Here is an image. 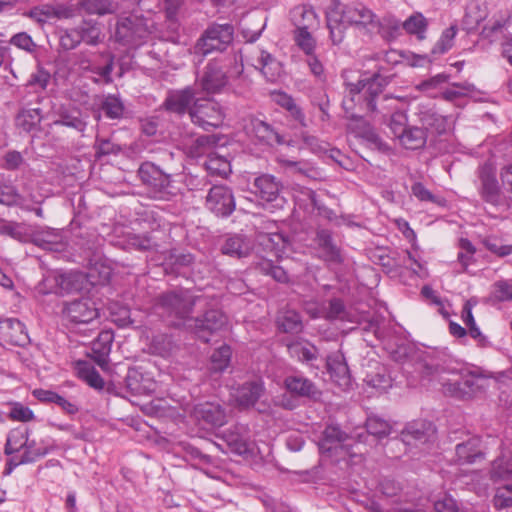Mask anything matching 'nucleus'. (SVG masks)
<instances>
[{
    "instance_id": "5701e85b",
    "label": "nucleus",
    "mask_w": 512,
    "mask_h": 512,
    "mask_svg": "<svg viewBox=\"0 0 512 512\" xmlns=\"http://www.w3.org/2000/svg\"><path fill=\"white\" fill-rule=\"evenodd\" d=\"M114 339L112 331H102L91 344V358L101 368L106 369L109 364V354Z\"/></svg>"
},
{
    "instance_id": "680f3d73",
    "label": "nucleus",
    "mask_w": 512,
    "mask_h": 512,
    "mask_svg": "<svg viewBox=\"0 0 512 512\" xmlns=\"http://www.w3.org/2000/svg\"><path fill=\"white\" fill-rule=\"evenodd\" d=\"M367 432L377 437H385L390 433V425L387 421L378 417H369L366 421Z\"/></svg>"
},
{
    "instance_id": "2eb2a0df",
    "label": "nucleus",
    "mask_w": 512,
    "mask_h": 512,
    "mask_svg": "<svg viewBox=\"0 0 512 512\" xmlns=\"http://www.w3.org/2000/svg\"><path fill=\"white\" fill-rule=\"evenodd\" d=\"M63 313L75 324L90 323L98 317V309L89 298L76 299L64 305Z\"/></svg>"
},
{
    "instance_id": "6e6552de",
    "label": "nucleus",
    "mask_w": 512,
    "mask_h": 512,
    "mask_svg": "<svg viewBox=\"0 0 512 512\" xmlns=\"http://www.w3.org/2000/svg\"><path fill=\"white\" fill-rule=\"evenodd\" d=\"M189 116L195 125L204 130L219 127L224 119L221 106L211 99H196L189 109Z\"/></svg>"
},
{
    "instance_id": "bb28decb",
    "label": "nucleus",
    "mask_w": 512,
    "mask_h": 512,
    "mask_svg": "<svg viewBox=\"0 0 512 512\" xmlns=\"http://www.w3.org/2000/svg\"><path fill=\"white\" fill-rule=\"evenodd\" d=\"M419 121L427 134L431 132L441 135L448 129V119L430 108L420 110Z\"/></svg>"
},
{
    "instance_id": "774afa93",
    "label": "nucleus",
    "mask_w": 512,
    "mask_h": 512,
    "mask_svg": "<svg viewBox=\"0 0 512 512\" xmlns=\"http://www.w3.org/2000/svg\"><path fill=\"white\" fill-rule=\"evenodd\" d=\"M493 297L500 302L512 299V284L508 281H497L493 285Z\"/></svg>"
},
{
    "instance_id": "a878e982",
    "label": "nucleus",
    "mask_w": 512,
    "mask_h": 512,
    "mask_svg": "<svg viewBox=\"0 0 512 512\" xmlns=\"http://www.w3.org/2000/svg\"><path fill=\"white\" fill-rule=\"evenodd\" d=\"M32 243L36 246L49 251H62L64 242L61 233L57 229L42 228L32 234Z\"/></svg>"
},
{
    "instance_id": "09e8293b",
    "label": "nucleus",
    "mask_w": 512,
    "mask_h": 512,
    "mask_svg": "<svg viewBox=\"0 0 512 512\" xmlns=\"http://www.w3.org/2000/svg\"><path fill=\"white\" fill-rule=\"evenodd\" d=\"M42 119V112L39 108L22 110L17 116V125L24 131L30 132L38 126Z\"/></svg>"
},
{
    "instance_id": "0eeeda50",
    "label": "nucleus",
    "mask_w": 512,
    "mask_h": 512,
    "mask_svg": "<svg viewBox=\"0 0 512 512\" xmlns=\"http://www.w3.org/2000/svg\"><path fill=\"white\" fill-rule=\"evenodd\" d=\"M479 180L478 190L484 202L492 205L500 212L510 208V198L506 197L501 191L495 169L491 164L485 163L479 168Z\"/></svg>"
},
{
    "instance_id": "ea45409f",
    "label": "nucleus",
    "mask_w": 512,
    "mask_h": 512,
    "mask_svg": "<svg viewBox=\"0 0 512 512\" xmlns=\"http://www.w3.org/2000/svg\"><path fill=\"white\" fill-rule=\"evenodd\" d=\"M78 376L84 380L90 387L101 390L104 387V381L96 369L86 361H78L76 364Z\"/></svg>"
},
{
    "instance_id": "412c9836",
    "label": "nucleus",
    "mask_w": 512,
    "mask_h": 512,
    "mask_svg": "<svg viewBox=\"0 0 512 512\" xmlns=\"http://www.w3.org/2000/svg\"><path fill=\"white\" fill-rule=\"evenodd\" d=\"M126 388L132 395H150L157 388L156 382L138 368H130L125 377Z\"/></svg>"
},
{
    "instance_id": "393cba45",
    "label": "nucleus",
    "mask_w": 512,
    "mask_h": 512,
    "mask_svg": "<svg viewBox=\"0 0 512 512\" xmlns=\"http://www.w3.org/2000/svg\"><path fill=\"white\" fill-rule=\"evenodd\" d=\"M194 99V90L190 87H187L182 90L170 92L163 103V107L168 112L182 115L186 111L189 112V109L192 107L190 105Z\"/></svg>"
},
{
    "instance_id": "58836bf2",
    "label": "nucleus",
    "mask_w": 512,
    "mask_h": 512,
    "mask_svg": "<svg viewBox=\"0 0 512 512\" xmlns=\"http://www.w3.org/2000/svg\"><path fill=\"white\" fill-rule=\"evenodd\" d=\"M287 348L289 354L299 361L311 362L318 356L317 348L308 342L294 341L289 343Z\"/></svg>"
},
{
    "instance_id": "1a4fd4ad",
    "label": "nucleus",
    "mask_w": 512,
    "mask_h": 512,
    "mask_svg": "<svg viewBox=\"0 0 512 512\" xmlns=\"http://www.w3.org/2000/svg\"><path fill=\"white\" fill-rule=\"evenodd\" d=\"M205 207L217 217H228L236 208L233 191L226 185H214L205 197Z\"/></svg>"
},
{
    "instance_id": "3c124183",
    "label": "nucleus",
    "mask_w": 512,
    "mask_h": 512,
    "mask_svg": "<svg viewBox=\"0 0 512 512\" xmlns=\"http://www.w3.org/2000/svg\"><path fill=\"white\" fill-rule=\"evenodd\" d=\"M231 349L227 345H222L211 355L210 369L214 372L224 371L230 363Z\"/></svg>"
},
{
    "instance_id": "a18cd8bd",
    "label": "nucleus",
    "mask_w": 512,
    "mask_h": 512,
    "mask_svg": "<svg viewBox=\"0 0 512 512\" xmlns=\"http://www.w3.org/2000/svg\"><path fill=\"white\" fill-rule=\"evenodd\" d=\"M418 369L425 376H433L444 371V362L435 352H428L419 361Z\"/></svg>"
},
{
    "instance_id": "603ef678",
    "label": "nucleus",
    "mask_w": 512,
    "mask_h": 512,
    "mask_svg": "<svg viewBox=\"0 0 512 512\" xmlns=\"http://www.w3.org/2000/svg\"><path fill=\"white\" fill-rule=\"evenodd\" d=\"M402 27L407 33L416 34L419 39H423L427 28V21L422 14L416 13L406 19L402 23Z\"/></svg>"
},
{
    "instance_id": "6e6d98bb",
    "label": "nucleus",
    "mask_w": 512,
    "mask_h": 512,
    "mask_svg": "<svg viewBox=\"0 0 512 512\" xmlns=\"http://www.w3.org/2000/svg\"><path fill=\"white\" fill-rule=\"evenodd\" d=\"M259 270L266 274L270 275L274 280L285 283L289 280L287 272L280 266L275 265L270 260H263L258 264Z\"/></svg>"
},
{
    "instance_id": "c03bdc74",
    "label": "nucleus",
    "mask_w": 512,
    "mask_h": 512,
    "mask_svg": "<svg viewBox=\"0 0 512 512\" xmlns=\"http://www.w3.org/2000/svg\"><path fill=\"white\" fill-rule=\"evenodd\" d=\"M456 456L460 463H473L477 458H481L483 455L478 449V440L470 439L458 444L456 446Z\"/></svg>"
},
{
    "instance_id": "c9c22d12",
    "label": "nucleus",
    "mask_w": 512,
    "mask_h": 512,
    "mask_svg": "<svg viewBox=\"0 0 512 512\" xmlns=\"http://www.w3.org/2000/svg\"><path fill=\"white\" fill-rule=\"evenodd\" d=\"M493 480L509 479L512 477V451H504L492 462L490 471Z\"/></svg>"
},
{
    "instance_id": "69168bd1",
    "label": "nucleus",
    "mask_w": 512,
    "mask_h": 512,
    "mask_svg": "<svg viewBox=\"0 0 512 512\" xmlns=\"http://www.w3.org/2000/svg\"><path fill=\"white\" fill-rule=\"evenodd\" d=\"M225 439L231 452L238 455H244L251 452L250 443L238 434L226 435Z\"/></svg>"
},
{
    "instance_id": "5fc2aeb1",
    "label": "nucleus",
    "mask_w": 512,
    "mask_h": 512,
    "mask_svg": "<svg viewBox=\"0 0 512 512\" xmlns=\"http://www.w3.org/2000/svg\"><path fill=\"white\" fill-rule=\"evenodd\" d=\"M457 31H458V27L456 24L451 25L450 27L445 29L442 32L440 39L437 41L434 48L432 49V52L442 54V53L447 52L449 49H451L453 46Z\"/></svg>"
},
{
    "instance_id": "20e7f679",
    "label": "nucleus",
    "mask_w": 512,
    "mask_h": 512,
    "mask_svg": "<svg viewBox=\"0 0 512 512\" xmlns=\"http://www.w3.org/2000/svg\"><path fill=\"white\" fill-rule=\"evenodd\" d=\"M201 301L202 296H196L189 290L175 289L159 295L155 307L172 325L180 326L185 321L192 320L190 315L193 307Z\"/></svg>"
},
{
    "instance_id": "dca6fc26",
    "label": "nucleus",
    "mask_w": 512,
    "mask_h": 512,
    "mask_svg": "<svg viewBox=\"0 0 512 512\" xmlns=\"http://www.w3.org/2000/svg\"><path fill=\"white\" fill-rule=\"evenodd\" d=\"M484 379L472 373L464 374L454 382L444 383L445 392L459 399H469L483 389Z\"/></svg>"
},
{
    "instance_id": "473e14b6",
    "label": "nucleus",
    "mask_w": 512,
    "mask_h": 512,
    "mask_svg": "<svg viewBox=\"0 0 512 512\" xmlns=\"http://www.w3.org/2000/svg\"><path fill=\"white\" fill-rule=\"evenodd\" d=\"M286 389L296 395L315 398L319 395L316 386L302 376H289L285 379Z\"/></svg>"
},
{
    "instance_id": "a19ab883",
    "label": "nucleus",
    "mask_w": 512,
    "mask_h": 512,
    "mask_svg": "<svg viewBox=\"0 0 512 512\" xmlns=\"http://www.w3.org/2000/svg\"><path fill=\"white\" fill-rule=\"evenodd\" d=\"M275 102L289 112L290 116L302 126H306L305 115L295 100L288 94L280 92L274 96Z\"/></svg>"
},
{
    "instance_id": "8fccbe9b",
    "label": "nucleus",
    "mask_w": 512,
    "mask_h": 512,
    "mask_svg": "<svg viewBox=\"0 0 512 512\" xmlns=\"http://www.w3.org/2000/svg\"><path fill=\"white\" fill-rule=\"evenodd\" d=\"M217 143L215 136L212 135H202L194 140V142L189 147V154L192 157L198 158L202 155L211 153L210 151Z\"/></svg>"
},
{
    "instance_id": "aec40b11",
    "label": "nucleus",
    "mask_w": 512,
    "mask_h": 512,
    "mask_svg": "<svg viewBox=\"0 0 512 512\" xmlns=\"http://www.w3.org/2000/svg\"><path fill=\"white\" fill-rule=\"evenodd\" d=\"M192 415L198 421H203L213 426H223L227 422L226 412L218 403H199L194 406Z\"/></svg>"
},
{
    "instance_id": "e433bc0d",
    "label": "nucleus",
    "mask_w": 512,
    "mask_h": 512,
    "mask_svg": "<svg viewBox=\"0 0 512 512\" xmlns=\"http://www.w3.org/2000/svg\"><path fill=\"white\" fill-rule=\"evenodd\" d=\"M100 110L107 118L118 120L123 118L125 106L119 96L108 94L103 97V100L100 103Z\"/></svg>"
},
{
    "instance_id": "f8f14e48",
    "label": "nucleus",
    "mask_w": 512,
    "mask_h": 512,
    "mask_svg": "<svg viewBox=\"0 0 512 512\" xmlns=\"http://www.w3.org/2000/svg\"><path fill=\"white\" fill-rule=\"evenodd\" d=\"M190 327H193L197 337L204 342L209 341V335L221 330L227 323V317L223 312L217 309H211L204 313L202 317L192 319Z\"/></svg>"
},
{
    "instance_id": "f704fd0d",
    "label": "nucleus",
    "mask_w": 512,
    "mask_h": 512,
    "mask_svg": "<svg viewBox=\"0 0 512 512\" xmlns=\"http://www.w3.org/2000/svg\"><path fill=\"white\" fill-rule=\"evenodd\" d=\"M77 6L87 14L98 16L113 14L117 10L112 0H77Z\"/></svg>"
},
{
    "instance_id": "f257e3e1",
    "label": "nucleus",
    "mask_w": 512,
    "mask_h": 512,
    "mask_svg": "<svg viewBox=\"0 0 512 512\" xmlns=\"http://www.w3.org/2000/svg\"><path fill=\"white\" fill-rule=\"evenodd\" d=\"M389 84V78L379 72L370 77L359 79L356 83L345 82L342 106L352 119L358 116L353 112L358 108L360 112L373 113L377 111L376 99Z\"/></svg>"
},
{
    "instance_id": "cd10ccee",
    "label": "nucleus",
    "mask_w": 512,
    "mask_h": 512,
    "mask_svg": "<svg viewBox=\"0 0 512 512\" xmlns=\"http://www.w3.org/2000/svg\"><path fill=\"white\" fill-rule=\"evenodd\" d=\"M53 124L55 126H65L75 130L84 136L87 128V121L83 118L82 112L78 109H61L58 113V119Z\"/></svg>"
},
{
    "instance_id": "b1692460",
    "label": "nucleus",
    "mask_w": 512,
    "mask_h": 512,
    "mask_svg": "<svg viewBox=\"0 0 512 512\" xmlns=\"http://www.w3.org/2000/svg\"><path fill=\"white\" fill-rule=\"evenodd\" d=\"M264 394V386L261 381L245 382L238 386L232 394L238 406L249 408Z\"/></svg>"
},
{
    "instance_id": "864d4df0",
    "label": "nucleus",
    "mask_w": 512,
    "mask_h": 512,
    "mask_svg": "<svg viewBox=\"0 0 512 512\" xmlns=\"http://www.w3.org/2000/svg\"><path fill=\"white\" fill-rule=\"evenodd\" d=\"M173 349V341L166 334H158L153 336L150 343V350L153 354L161 357H167Z\"/></svg>"
},
{
    "instance_id": "4d7b16f0",
    "label": "nucleus",
    "mask_w": 512,
    "mask_h": 512,
    "mask_svg": "<svg viewBox=\"0 0 512 512\" xmlns=\"http://www.w3.org/2000/svg\"><path fill=\"white\" fill-rule=\"evenodd\" d=\"M26 437L27 433L17 430L11 431L7 436L4 453L6 455H12L13 453L18 452L20 449H23Z\"/></svg>"
},
{
    "instance_id": "6ab92c4d",
    "label": "nucleus",
    "mask_w": 512,
    "mask_h": 512,
    "mask_svg": "<svg viewBox=\"0 0 512 512\" xmlns=\"http://www.w3.org/2000/svg\"><path fill=\"white\" fill-rule=\"evenodd\" d=\"M0 340L3 344L25 346L29 337L23 323L15 318H6L0 321Z\"/></svg>"
},
{
    "instance_id": "bf43d9fd",
    "label": "nucleus",
    "mask_w": 512,
    "mask_h": 512,
    "mask_svg": "<svg viewBox=\"0 0 512 512\" xmlns=\"http://www.w3.org/2000/svg\"><path fill=\"white\" fill-rule=\"evenodd\" d=\"M294 40L297 46L307 55L314 53L316 48V41L311 33L306 30L295 31Z\"/></svg>"
},
{
    "instance_id": "052dcab7",
    "label": "nucleus",
    "mask_w": 512,
    "mask_h": 512,
    "mask_svg": "<svg viewBox=\"0 0 512 512\" xmlns=\"http://www.w3.org/2000/svg\"><path fill=\"white\" fill-rule=\"evenodd\" d=\"M10 411L8 413V417L13 421H20V422H29L34 419V413L33 411L27 407L24 406L20 402H12L10 403Z\"/></svg>"
},
{
    "instance_id": "37998d69",
    "label": "nucleus",
    "mask_w": 512,
    "mask_h": 512,
    "mask_svg": "<svg viewBox=\"0 0 512 512\" xmlns=\"http://www.w3.org/2000/svg\"><path fill=\"white\" fill-rule=\"evenodd\" d=\"M278 327L285 333H299L303 329L301 316L294 310H287L277 319Z\"/></svg>"
},
{
    "instance_id": "e2e57ef3",
    "label": "nucleus",
    "mask_w": 512,
    "mask_h": 512,
    "mask_svg": "<svg viewBox=\"0 0 512 512\" xmlns=\"http://www.w3.org/2000/svg\"><path fill=\"white\" fill-rule=\"evenodd\" d=\"M493 503L497 509L512 507V484L498 487L493 498Z\"/></svg>"
},
{
    "instance_id": "9d476101",
    "label": "nucleus",
    "mask_w": 512,
    "mask_h": 512,
    "mask_svg": "<svg viewBox=\"0 0 512 512\" xmlns=\"http://www.w3.org/2000/svg\"><path fill=\"white\" fill-rule=\"evenodd\" d=\"M317 257L327 264L340 265L345 257L341 247L336 243L333 234L328 229H317L313 239Z\"/></svg>"
},
{
    "instance_id": "0e129e2a",
    "label": "nucleus",
    "mask_w": 512,
    "mask_h": 512,
    "mask_svg": "<svg viewBox=\"0 0 512 512\" xmlns=\"http://www.w3.org/2000/svg\"><path fill=\"white\" fill-rule=\"evenodd\" d=\"M60 46L64 50H73L75 49L81 42L82 37L79 34L78 28L66 29L60 35Z\"/></svg>"
},
{
    "instance_id": "a211bd4d",
    "label": "nucleus",
    "mask_w": 512,
    "mask_h": 512,
    "mask_svg": "<svg viewBox=\"0 0 512 512\" xmlns=\"http://www.w3.org/2000/svg\"><path fill=\"white\" fill-rule=\"evenodd\" d=\"M247 129L260 143L269 146L285 144V139L278 129L262 119L251 118Z\"/></svg>"
},
{
    "instance_id": "de8ad7c7",
    "label": "nucleus",
    "mask_w": 512,
    "mask_h": 512,
    "mask_svg": "<svg viewBox=\"0 0 512 512\" xmlns=\"http://www.w3.org/2000/svg\"><path fill=\"white\" fill-rule=\"evenodd\" d=\"M82 42L95 46L101 42V29L96 22L84 21L77 26Z\"/></svg>"
},
{
    "instance_id": "49530a36",
    "label": "nucleus",
    "mask_w": 512,
    "mask_h": 512,
    "mask_svg": "<svg viewBox=\"0 0 512 512\" xmlns=\"http://www.w3.org/2000/svg\"><path fill=\"white\" fill-rule=\"evenodd\" d=\"M205 167L213 175L226 176L231 172L230 162L214 151L208 153Z\"/></svg>"
},
{
    "instance_id": "7ed1b4c3",
    "label": "nucleus",
    "mask_w": 512,
    "mask_h": 512,
    "mask_svg": "<svg viewBox=\"0 0 512 512\" xmlns=\"http://www.w3.org/2000/svg\"><path fill=\"white\" fill-rule=\"evenodd\" d=\"M155 29V22L151 17L133 11L118 17L114 39L123 46L137 48L147 42Z\"/></svg>"
},
{
    "instance_id": "4468645a",
    "label": "nucleus",
    "mask_w": 512,
    "mask_h": 512,
    "mask_svg": "<svg viewBox=\"0 0 512 512\" xmlns=\"http://www.w3.org/2000/svg\"><path fill=\"white\" fill-rule=\"evenodd\" d=\"M254 247V240L251 237L243 233H234L224 236L220 251L228 257L243 259L252 254Z\"/></svg>"
},
{
    "instance_id": "423d86ee",
    "label": "nucleus",
    "mask_w": 512,
    "mask_h": 512,
    "mask_svg": "<svg viewBox=\"0 0 512 512\" xmlns=\"http://www.w3.org/2000/svg\"><path fill=\"white\" fill-rule=\"evenodd\" d=\"M138 176L148 188L149 196L156 200H170L174 195L170 175L164 173L155 164L144 162L138 169Z\"/></svg>"
},
{
    "instance_id": "9b49d317",
    "label": "nucleus",
    "mask_w": 512,
    "mask_h": 512,
    "mask_svg": "<svg viewBox=\"0 0 512 512\" xmlns=\"http://www.w3.org/2000/svg\"><path fill=\"white\" fill-rule=\"evenodd\" d=\"M254 188L264 207L280 208L283 206L285 201L280 195L282 185L273 175L263 174L255 178Z\"/></svg>"
},
{
    "instance_id": "39448f33",
    "label": "nucleus",
    "mask_w": 512,
    "mask_h": 512,
    "mask_svg": "<svg viewBox=\"0 0 512 512\" xmlns=\"http://www.w3.org/2000/svg\"><path fill=\"white\" fill-rule=\"evenodd\" d=\"M234 28L231 24H212L197 40L194 46L195 55L208 56L214 52H223L232 43Z\"/></svg>"
},
{
    "instance_id": "c756f323",
    "label": "nucleus",
    "mask_w": 512,
    "mask_h": 512,
    "mask_svg": "<svg viewBox=\"0 0 512 512\" xmlns=\"http://www.w3.org/2000/svg\"><path fill=\"white\" fill-rule=\"evenodd\" d=\"M348 439V434L337 425H328L322 433L318 446L321 452H330Z\"/></svg>"
},
{
    "instance_id": "c85d7f7f",
    "label": "nucleus",
    "mask_w": 512,
    "mask_h": 512,
    "mask_svg": "<svg viewBox=\"0 0 512 512\" xmlns=\"http://www.w3.org/2000/svg\"><path fill=\"white\" fill-rule=\"evenodd\" d=\"M434 427L425 421L409 423L402 432L404 441L410 443L412 440L426 442L434 434Z\"/></svg>"
},
{
    "instance_id": "13d9d810",
    "label": "nucleus",
    "mask_w": 512,
    "mask_h": 512,
    "mask_svg": "<svg viewBox=\"0 0 512 512\" xmlns=\"http://www.w3.org/2000/svg\"><path fill=\"white\" fill-rule=\"evenodd\" d=\"M475 87L470 83H454L451 88L442 92V97L447 101H455L473 92Z\"/></svg>"
},
{
    "instance_id": "ddd939ff",
    "label": "nucleus",
    "mask_w": 512,
    "mask_h": 512,
    "mask_svg": "<svg viewBox=\"0 0 512 512\" xmlns=\"http://www.w3.org/2000/svg\"><path fill=\"white\" fill-rule=\"evenodd\" d=\"M228 77L217 61H210L204 68L196 85L207 94L220 92L227 84Z\"/></svg>"
},
{
    "instance_id": "7c9ffc66",
    "label": "nucleus",
    "mask_w": 512,
    "mask_h": 512,
    "mask_svg": "<svg viewBox=\"0 0 512 512\" xmlns=\"http://www.w3.org/2000/svg\"><path fill=\"white\" fill-rule=\"evenodd\" d=\"M291 19L296 27L295 31H309V29L314 28L318 23L315 11L305 5L295 7L291 11Z\"/></svg>"
},
{
    "instance_id": "2f4dec72",
    "label": "nucleus",
    "mask_w": 512,
    "mask_h": 512,
    "mask_svg": "<svg viewBox=\"0 0 512 512\" xmlns=\"http://www.w3.org/2000/svg\"><path fill=\"white\" fill-rule=\"evenodd\" d=\"M428 134L426 131L417 126H410L399 136L400 144L410 150L421 149L427 142Z\"/></svg>"
},
{
    "instance_id": "79ce46f5",
    "label": "nucleus",
    "mask_w": 512,
    "mask_h": 512,
    "mask_svg": "<svg viewBox=\"0 0 512 512\" xmlns=\"http://www.w3.org/2000/svg\"><path fill=\"white\" fill-rule=\"evenodd\" d=\"M356 135L365 140L370 145H373L379 150H385L387 148L386 143L382 141L375 129L359 116Z\"/></svg>"
},
{
    "instance_id": "72a5a7b5",
    "label": "nucleus",
    "mask_w": 512,
    "mask_h": 512,
    "mask_svg": "<svg viewBox=\"0 0 512 512\" xmlns=\"http://www.w3.org/2000/svg\"><path fill=\"white\" fill-rule=\"evenodd\" d=\"M345 24L347 23L340 13V5H336L327 13V27L333 44H340L343 41Z\"/></svg>"
},
{
    "instance_id": "f3484780",
    "label": "nucleus",
    "mask_w": 512,
    "mask_h": 512,
    "mask_svg": "<svg viewBox=\"0 0 512 512\" xmlns=\"http://www.w3.org/2000/svg\"><path fill=\"white\" fill-rule=\"evenodd\" d=\"M27 15L38 23L44 24L51 20L72 18L75 12L72 6L65 4H42L31 8Z\"/></svg>"
},
{
    "instance_id": "4c0bfd02",
    "label": "nucleus",
    "mask_w": 512,
    "mask_h": 512,
    "mask_svg": "<svg viewBox=\"0 0 512 512\" xmlns=\"http://www.w3.org/2000/svg\"><path fill=\"white\" fill-rule=\"evenodd\" d=\"M56 293L69 294L82 288L83 277L78 273H64L55 276Z\"/></svg>"
},
{
    "instance_id": "338daca9",
    "label": "nucleus",
    "mask_w": 512,
    "mask_h": 512,
    "mask_svg": "<svg viewBox=\"0 0 512 512\" xmlns=\"http://www.w3.org/2000/svg\"><path fill=\"white\" fill-rule=\"evenodd\" d=\"M388 126L395 138L405 131L407 128V116L403 111H395L389 118Z\"/></svg>"
},
{
    "instance_id": "4be33fe9",
    "label": "nucleus",
    "mask_w": 512,
    "mask_h": 512,
    "mask_svg": "<svg viewBox=\"0 0 512 512\" xmlns=\"http://www.w3.org/2000/svg\"><path fill=\"white\" fill-rule=\"evenodd\" d=\"M327 369L331 379L342 389L351 385V376L344 356L340 352L333 353L327 357Z\"/></svg>"
},
{
    "instance_id": "f03ea898",
    "label": "nucleus",
    "mask_w": 512,
    "mask_h": 512,
    "mask_svg": "<svg viewBox=\"0 0 512 512\" xmlns=\"http://www.w3.org/2000/svg\"><path fill=\"white\" fill-rule=\"evenodd\" d=\"M340 13L347 24L369 32L377 30L385 39L395 38L401 27L400 21L395 18H386L384 23H381L378 16L360 2L340 6Z\"/></svg>"
}]
</instances>
